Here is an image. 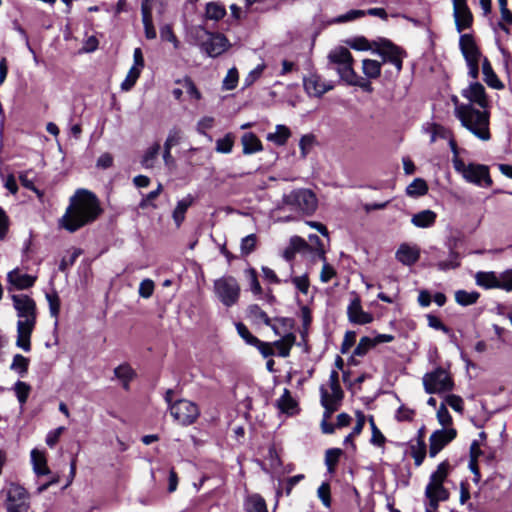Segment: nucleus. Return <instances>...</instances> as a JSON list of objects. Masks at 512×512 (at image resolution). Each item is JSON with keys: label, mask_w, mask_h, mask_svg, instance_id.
I'll use <instances>...</instances> for the list:
<instances>
[{"label": "nucleus", "mask_w": 512, "mask_h": 512, "mask_svg": "<svg viewBox=\"0 0 512 512\" xmlns=\"http://www.w3.org/2000/svg\"><path fill=\"white\" fill-rule=\"evenodd\" d=\"M101 209L96 196L85 189H79L70 199L65 214L60 220V225L69 232H75L84 225L94 221Z\"/></svg>", "instance_id": "obj_1"}, {"label": "nucleus", "mask_w": 512, "mask_h": 512, "mask_svg": "<svg viewBox=\"0 0 512 512\" xmlns=\"http://www.w3.org/2000/svg\"><path fill=\"white\" fill-rule=\"evenodd\" d=\"M455 117L460 121L462 127L477 139L483 142L491 139L489 109L476 108L471 104L457 105Z\"/></svg>", "instance_id": "obj_2"}, {"label": "nucleus", "mask_w": 512, "mask_h": 512, "mask_svg": "<svg viewBox=\"0 0 512 512\" xmlns=\"http://www.w3.org/2000/svg\"><path fill=\"white\" fill-rule=\"evenodd\" d=\"M453 167L455 171L469 183L480 187H490L492 179L489 174V168L486 165L469 163L466 164L461 158H453Z\"/></svg>", "instance_id": "obj_3"}, {"label": "nucleus", "mask_w": 512, "mask_h": 512, "mask_svg": "<svg viewBox=\"0 0 512 512\" xmlns=\"http://www.w3.org/2000/svg\"><path fill=\"white\" fill-rule=\"evenodd\" d=\"M283 203L292 210L301 212L305 215H312L318 206L316 195L305 188L295 189L283 196Z\"/></svg>", "instance_id": "obj_4"}, {"label": "nucleus", "mask_w": 512, "mask_h": 512, "mask_svg": "<svg viewBox=\"0 0 512 512\" xmlns=\"http://www.w3.org/2000/svg\"><path fill=\"white\" fill-rule=\"evenodd\" d=\"M422 382L424 390L428 394L446 393L454 387L449 372L442 367H437L433 371L424 374Z\"/></svg>", "instance_id": "obj_5"}, {"label": "nucleus", "mask_w": 512, "mask_h": 512, "mask_svg": "<svg viewBox=\"0 0 512 512\" xmlns=\"http://www.w3.org/2000/svg\"><path fill=\"white\" fill-rule=\"evenodd\" d=\"M459 47L468 67V75L476 79L479 74V63L482 53L471 34H462L459 39Z\"/></svg>", "instance_id": "obj_6"}, {"label": "nucleus", "mask_w": 512, "mask_h": 512, "mask_svg": "<svg viewBox=\"0 0 512 512\" xmlns=\"http://www.w3.org/2000/svg\"><path fill=\"white\" fill-rule=\"evenodd\" d=\"M214 291L224 306L231 307L239 299L240 286L234 277L224 276L214 282Z\"/></svg>", "instance_id": "obj_7"}, {"label": "nucleus", "mask_w": 512, "mask_h": 512, "mask_svg": "<svg viewBox=\"0 0 512 512\" xmlns=\"http://www.w3.org/2000/svg\"><path fill=\"white\" fill-rule=\"evenodd\" d=\"M5 507L7 512H28L30 508L29 494L19 484L10 483L6 489Z\"/></svg>", "instance_id": "obj_8"}, {"label": "nucleus", "mask_w": 512, "mask_h": 512, "mask_svg": "<svg viewBox=\"0 0 512 512\" xmlns=\"http://www.w3.org/2000/svg\"><path fill=\"white\" fill-rule=\"evenodd\" d=\"M13 307L19 317L18 322L25 325L36 324V303L35 301L25 294L12 295Z\"/></svg>", "instance_id": "obj_9"}, {"label": "nucleus", "mask_w": 512, "mask_h": 512, "mask_svg": "<svg viewBox=\"0 0 512 512\" xmlns=\"http://www.w3.org/2000/svg\"><path fill=\"white\" fill-rule=\"evenodd\" d=\"M198 406L186 399H181L170 405V414L175 421L187 426L196 421L199 416Z\"/></svg>", "instance_id": "obj_10"}, {"label": "nucleus", "mask_w": 512, "mask_h": 512, "mask_svg": "<svg viewBox=\"0 0 512 512\" xmlns=\"http://www.w3.org/2000/svg\"><path fill=\"white\" fill-rule=\"evenodd\" d=\"M328 386L331 392L328 391L325 385L320 387V401L321 405L325 408V417H329L338 409V406L344 396L340 382L328 381Z\"/></svg>", "instance_id": "obj_11"}, {"label": "nucleus", "mask_w": 512, "mask_h": 512, "mask_svg": "<svg viewBox=\"0 0 512 512\" xmlns=\"http://www.w3.org/2000/svg\"><path fill=\"white\" fill-rule=\"evenodd\" d=\"M375 45L376 49L374 51L382 57L383 62H389L394 65L396 72L399 73L402 70L404 52L386 39H381Z\"/></svg>", "instance_id": "obj_12"}, {"label": "nucleus", "mask_w": 512, "mask_h": 512, "mask_svg": "<svg viewBox=\"0 0 512 512\" xmlns=\"http://www.w3.org/2000/svg\"><path fill=\"white\" fill-rule=\"evenodd\" d=\"M197 33L208 36L207 40L202 43V49L210 57H217L224 53L229 46L227 38L222 34H210L201 26L195 28Z\"/></svg>", "instance_id": "obj_13"}, {"label": "nucleus", "mask_w": 512, "mask_h": 512, "mask_svg": "<svg viewBox=\"0 0 512 512\" xmlns=\"http://www.w3.org/2000/svg\"><path fill=\"white\" fill-rule=\"evenodd\" d=\"M456 436L457 431L454 428H442L434 431L429 438V456L434 458Z\"/></svg>", "instance_id": "obj_14"}, {"label": "nucleus", "mask_w": 512, "mask_h": 512, "mask_svg": "<svg viewBox=\"0 0 512 512\" xmlns=\"http://www.w3.org/2000/svg\"><path fill=\"white\" fill-rule=\"evenodd\" d=\"M462 96L469 102L467 104L478 105L479 108L489 109V100L487 98L484 86L479 82L471 83L462 90Z\"/></svg>", "instance_id": "obj_15"}, {"label": "nucleus", "mask_w": 512, "mask_h": 512, "mask_svg": "<svg viewBox=\"0 0 512 512\" xmlns=\"http://www.w3.org/2000/svg\"><path fill=\"white\" fill-rule=\"evenodd\" d=\"M305 91L310 96L321 97L324 93L333 89V84L321 79L317 74H310L303 80Z\"/></svg>", "instance_id": "obj_16"}, {"label": "nucleus", "mask_w": 512, "mask_h": 512, "mask_svg": "<svg viewBox=\"0 0 512 512\" xmlns=\"http://www.w3.org/2000/svg\"><path fill=\"white\" fill-rule=\"evenodd\" d=\"M449 491L442 484L428 482L425 488V497L432 508H438L440 502L449 499Z\"/></svg>", "instance_id": "obj_17"}, {"label": "nucleus", "mask_w": 512, "mask_h": 512, "mask_svg": "<svg viewBox=\"0 0 512 512\" xmlns=\"http://www.w3.org/2000/svg\"><path fill=\"white\" fill-rule=\"evenodd\" d=\"M396 259L406 266L415 264L420 258V249L417 245L403 243L395 253Z\"/></svg>", "instance_id": "obj_18"}, {"label": "nucleus", "mask_w": 512, "mask_h": 512, "mask_svg": "<svg viewBox=\"0 0 512 512\" xmlns=\"http://www.w3.org/2000/svg\"><path fill=\"white\" fill-rule=\"evenodd\" d=\"M347 314L350 322L354 324L364 325L373 320L372 315L362 309L360 300L357 298L350 302L347 308Z\"/></svg>", "instance_id": "obj_19"}, {"label": "nucleus", "mask_w": 512, "mask_h": 512, "mask_svg": "<svg viewBox=\"0 0 512 512\" xmlns=\"http://www.w3.org/2000/svg\"><path fill=\"white\" fill-rule=\"evenodd\" d=\"M295 322L292 318L289 317H276L271 319V324L267 325L270 327L274 334L277 336L288 337L295 336L293 333Z\"/></svg>", "instance_id": "obj_20"}, {"label": "nucleus", "mask_w": 512, "mask_h": 512, "mask_svg": "<svg viewBox=\"0 0 512 512\" xmlns=\"http://www.w3.org/2000/svg\"><path fill=\"white\" fill-rule=\"evenodd\" d=\"M7 280L16 289L23 290L32 287L36 277L22 273L19 269H14L7 274Z\"/></svg>", "instance_id": "obj_21"}, {"label": "nucleus", "mask_w": 512, "mask_h": 512, "mask_svg": "<svg viewBox=\"0 0 512 512\" xmlns=\"http://www.w3.org/2000/svg\"><path fill=\"white\" fill-rule=\"evenodd\" d=\"M34 327L35 325H25L22 322H17L16 345L25 352H29L31 350L30 339Z\"/></svg>", "instance_id": "obj_22"}, {"label": "nucleus", "mask_w": 512, "mask_h": 512, "mask_svg": "<svg viewBox=\"0 0 512 512\" xmlns=\"http://www.w3.org/2000/svg\"><path fill=\"white\" fill-rule=\"evenodd\" d=\"M353 61H347L345 64H339L334 67L339 77L350 85H359L361 87H370L369 84L363 85L358 82L357 74L352 67Z\"/></svg>", "instance_id": "obj_23"}, {"label": "nucleus", "mask_w": 512, "mask_h": 512, "mask_svg": "<svg viewBox=\"0 0 512 512\" xmlns=\"http://www.w3.org/2000/svg\"><path fill=\"white\" fill-rule=\"evenodd\" d=\"M194 203V197L191 194L186 195L184 198L179 200L176 204L175 209L172 213V218L177 227H180L185 219V214L188 208Z\"/></svg>", "instance_id": "obj_24"}, {"label": "nucleus", "mask_w": 512, "mask_h": 512, "mask_svg": "<svg viewBox=\"0 0 512 512\" xmlns=\"http://www.w3.org/2000/svg\"><path fill=\"white\" fill-rule=\"evenodd\" d=\"M241 143L245 155L254 154L263 150L260 139L252 132L244 133L241 137Z\"/></svg>", "instance_id": "obj_25"}, {"label": "nucleus", "mask_w": 512, "mask_h": 512, "mask_svg": "<svg viewBox=\"0 0 512 512\" xmlns=\"http://www.w3.org/2000/svg\"><path fill=\"white\" fill-rule=\"evenodd\" d=\"M141 14L145 37L149 40L155 39L157 34L153 25L152 10L146 2H143L141 5Z\"/></svg>", "instance_id": "obj_26"}, {"label": "nucleus", "mask_w": 512, "mask_h": 512, "mask_svg": "<svg viewBox=\"0 0 512 512\" xmlns=\"http://www.w3.org/2000/svg\"><path fill=\"white\" fill-rule=\"evenodd\" d=\"M453 15L458 32H461L464 29H468L472 25L473 16L468 7L454 9Z\"/></svg>", "instance_id": "obj_27"}, {"label": "nucleus", "mask_w": 512, "mask_h": 512, "mask_svg": "<svg viewBox=\"0 0 512 512\" xmlns=\"http://www.w3.org/2000/svg\"><path fill=\"white\" fill-rule=\"evenodd\" d=\"M477 285L486 289H500V274L495 272H478L475 276Z\"/></svg>", "instance_id": "obj_28"}, {"label": "nucleus", "mask_w": 512, "mask_h": 512, "mask_svg": "<svg viewBox=\"0 0 512 512\" xmlns=\"http://www.w3.org/2000/svg\"><path fill=\"white\" fill-rule=\"evenodd\" d=\"M31 461L33 464V470L37 475H47L50 473V470L47 465L46 456L43 451L33 449L31 451Z\"/></svg>", "instance_id": "obj_29"}, {"label": "nucleus", "mask_w": 512, "mask_h": 512, "mask_svg": "<svg viewBox=\"0 0 512 512\" xmlns=\"http://www.w3.org/2000/svg\"><path fill=\"white\" fill-rule=\"evenodd\" d=\"M436 213L432 210H423L413 215L411 222L419 228L431 227L436 221Z\"/></svg>", "instance_id": "obj_30"}, {"label": "nucleus", "mask_w": 512, "mask_h": 512, "mask_svg": "<svg viewBox=\"0 0 512 512\" xmlns=\"http://www.w3.org/2000/svg\"><path fill=\"white\" fill-rule=\"evenodd\" d=\"M290 136V129L285 125L278 124L275 127V132L269 133L266 138L277 146H283L286 144Z\"/></svg>", "instance_id": "obj_31"}, {"label": "nucleus", "mask_w": 512, "mask_h": 512, "mask_svg": "<svg viewBox=\"0 0 512 512\" xmlns=\"http://www.w3.org/2000/svg\"><path fill=\"white\" fill-rule=\"evenodd\" d=\"M482 73L484 75V81L488 86L494 89L503 88L502 82L499 80L497 75L494 73L492 66L487 58H483L482 61Z\"/></svg>", "instance_id": "obj_32"}, {"label": "nucleus", "mask_w": 512, "mask_h": 512, "mask_svg": "<svg viewBox=\"0 0 512 512\" xmlns=\"http://www.w3.org/2000/svg\"><path fill=\"white\" fill-rule=\"evenodd\" d=\"M329 62L335 66L345 64L347 61H353L352 55L347 48L338 47L333 49L328 55Z\"/></svg>", "instance_id": "obj_33"}, {"label": "nucleus", "mask_w": 512, "mask_h": 512, "mask_svg": "<svg viewBox=\"0 0 512 512\" xmlns=\"http://www.w3.org/2000/svg\"><path fill=\"white\" fill-rule=\"evenodd\" d=\"M245 510L247 512H268L266 502L259 494H253L247 497L245 501Z\"/></svg>", "instance_id": "obj_34"}, {"label": "nucleus", "mask_w": 512, "mask_h": 512, "mask_svg": "<svg viewBox=\"0 0 512 512\" xmlns=\"http://www.w3.org/2000/svg\"><path fill=\"white\" fill-rule=\"evenodd\" d=\"M160 149V144L156 142L145 151L141 160V164L144 168L150 169L154 167V164L159 156Z\"/></svg>", "instance_id": "obj_35"}, {"label": "nucleus", "mask_w": 512, "mask_h": 512, "mask_svg": "<svg viewBox=\"0 0 512 512\" xmlns=\"http://www.w3.org/2000/svg\"><path fill=\"white\" fill-rule=\"evenodd\" d=\"M296 342V336H288L280 338L273 343V347L277 349V355L280 357H287L290 354V350Z\"/></svg>", "instance_id": "obj_36"}, {"label": "nucleus", "mask_w": 512, "mask_h": 512, "mask_svg": "<svg viewBox=\"0 0 512 512\" xmlns=\"http://www.w3.org/2000/svg\"><path fill=\"white\" fill-rule=\"evenodd\" d=\"M362 71L369 79H376L381 74V62L373 59H364L362 61Z\"/></svg>", "instance_id": "obj_37"}, {"label": "nucleus", "mask_w": 512, "mask_h": 512, "mask_svg": "<svg viewBox=\"0 0 512 512\" xmlns=\"http://www.w3.org/2000/svg\"><path fill=\"white\" fill-rule=\"evenodd\" d=\"M480 294L477 291L457 290L455 292V301L461 306L475 304Z\"/></svg>", "instance_id": "obj_38"}, {"label": "nucleus", "mask_w": 512, "mask_h": 512, "mask_svg": "<svg viewBox=\"0 0 512 512\" xmlns=\"http://www.w3.org/2000/svg\"><path fill=\"white\" fill-rule=\"evenodd\" d=\"M115 376L122 381L123 388L128 389L129 383L135 376L134 370L128 364H121L114 370Z\"/></svg>", "instance_id": "obj_39"}, {"label": "nucleus", "mask_w": 512, "mask_h": 512, "mask_svg": "<svg viewBox=\"0 0 512 512\" xmlns=\"http://www.w3.org/2000/svg\"><path fill=\"white\" fill-rule=\"evenodd\" d=\"M206 18L218 21L226 15L225 7L218 2H209L205 9Z\"/></svg>", "instance_id": "obj_40"}, {"label": "nucleus", "mask_w": 512, "mask_h": 512, "mask_svg": "<svg viewBox=\"0 0 512 512\" xmlns=\"http://www.w3.org/2000/svg\"><path fill=\"white\" fill-rule=\"evenodd\" d=\"M427 191V183L421 178L414 179L406 188L407 195L411 197L423 196L427 193Z\"/></svg>", "instance_id": "obj_41"}, {"label": "nucleus", "mask_w": 512, "mask_h": 512, "mask_svg": "<svg viewBox=\"0 0 512 512\" xmlns=\"http://www.w3.org/2000/svg\"><path fill=\"white\" fill-rule=\"evenodd\" d=\"M278 408L285 413L293 414L296 409V402L290 392L285 389L283 395L277 401Z\"/></svg>", "instance_id": "obj_42"}, {"label": "nucleus", "mask_w": 512, "mask_h": 512, "mask_svg": "<svg viewBox=\"0 0 512 512\" xmlns=\"http://www.w3.org/2000/svg\"><path fill=\"white\" fill-rule=\"evenodd\" d=\"M460 266L459 254L454 250H450L447 260L438 261L436 267L440 271L456 269Z\"/></svg>", "instance_id": "obj_43"}, {"label": "nucleus", "mask_w": 512, "mask_h": 512, "mask_svg": "<svg viewBox=\"0 0 512 512\" xmlns=\"http://www.w3.org/2000/svg\"><path fill=\"white\" fill-rule=\"evenodd\" d=\"M449 469L450 464L447 461L441 462L437 466V469L430 475L429 481L444 485L449 474Z\"/></svg>", "instance_id": "obj_44"}, {"label": "nucleus", "mask_w": 512, "mask_h": 512, "mask_svg": "<svg viewBox=\"0 0 512 512\" xmlns=\"http://www.w3.org/2000/svg\"><path fill=\"white\" fill-rule=\"evenodd\" d=\"M29 359L22 356L21 354H16L13 357V361L10 365V369L17 372L20 376H24L28 371Z\"/></svg>", "instance_id": "obj_45"}, {"label": "nucleus", "mask_w": 512, "mask_h": 512, "mask_svg": "<svg viewBox=\"0 0 512 512\" xmlns=\"http://www.w3.org/2000/svg\"><path fill=\"white\" fill-rule=\"evenodd\" d=\"M282 281L284 283L292 282L301 293H303V294L308 293L310 283H309V278H308L307 274H304L302 276H296V277H292L291 275H289Z\"/></svg>", "instance_id": "obj_46"}, {"label": "nucleus", "mask_w": 512, "mask_h": 512, "mask_svg": "<svg viewBox=\"0 0 512 512\" xmlns=\"http://www.w3.org/2000/svg\"><path fill=\"white\" fill-rule=\"evenodd\" d=\"M235 137L232 133H227L223 138L216 141V151L219 153H230L234 145Z\"/></svg>", "instance_id": "obj_47"}, {"label": "nucleus", "mask_w": 512, "mask_h": 512, "mask_svg": "<svg viewBox=\"0 0 512 512\" xmlns=\"http://www.w3.org/2000/svg\"><path fill=\"white\" fill-rule=\"evenodd\" d=\"M140 74H141V70L131 67L130 70L128 71L125 79L121 83V89L123 91L131 90L134 87V85L136 84L138 78L140 77Z\"/></svg>", "instance_id": "obj_48"}, {"label": "nucleus", "mask_w": 512, "mask_h": 512, "mask_svg": "<svg viewBox=\"0 0 512 512\" xmlns=\"http://www.w3.org/2000/svg\"><path fill=\"white\" fill-rule=\"evenodd\" d=\"M249 317L254 321H261L266 326L271 324V318L258 305H251L248 308Z\"/></svg>", "instance_id": "obj_49"}, {"label": "nucleus", "mask_w": 512, "mask_h": 512, "mask_svg": "<svg viewBox=\"0 0 512 512\" xmlns=\"http://www.w3.org/2000/svg\"><path fill=\"white\" fill-rule=\"evenodd\" d=\"M342 454L341 449L339 448H331L328 449L325 453V464L329 472H333L336 464L339 461V458Z\"/></svg>", "instance_id": "obj_50"}, {"label": "nucleus", "mask_w": 512, "mask_h": 512, "mask_svg": "<svg viewBox=\"0 0 512 512\" xmlns=\"http://www.w3.org/2000/svg\"><path fill=\"white\" fill-rule=\"evenodd\" d=\"M30 386L22 381H17L14 385V391L16 393L17 399L21 405L25 404L29 393H30Z\"/></svg>", "instance_id": "obj_51"}, {"label": "nucleus", "mask_w": 512, "mask_h": 512, "mask_svg": "<svg viewBox=\"0 0 512 512\" xmlns=\"http://www.w3.org/2000/svg\"><path fill=\"white\" fill-rule=\"evenodd\" d=\"M426 456V444L422 439L418 440V445L412 447V457L415 460V465L420 466Z\"/></svg>", "instance_id": "obj_52"}, {"label": "nucleus", "mask_w": 512, "mask_h": 512, "mask_svg": "<svg viewBox=\"0 0 512 512\" xmlns=\"http://www.w3.org/2000/svg\"><path fill=\"white\" fill-rule=\"evenodd\" d=\"M236 329L240 337L249 345H255V343H259V339L252 335V333L248 330V328L243 323H237Z\"/></svg>", "instance_id": "obj_53"}, {"label": "nucleus", "mask_w": 512, "mask_h": 512, "mask_svg": "<svg viewBox=\"0 0 512 512\" xmlns=\"http://www.w3.org/2000/svg\"><path fill=\"white\" fill-rule=\"evenodd\" d=\"M160 36H161L162 40L171 42L173 44L174 48L177 49L179 47V41H178L177 37L175 36L171 25H169V24L163 25L160 28Z\"/></svg>", "instance_id": "obj_54"}, {"label": "nucleus", "mask_w": 512, "mask_h": 512, "mask_svg": "<svg viewBox=\"0 0 512 512\" xmlns=\"http://www.w3.org/2000/svg\"><path fill=\"white\" fill-rule=\"evenodd\" d=\"M257 237L255 234H250L244 237L241 241L242 255H249L256 247Z\"/></svg>", "instance_id": "obj_55"}, {"label": "nucleus", "mask_w": 512, "mask_h": 512, "mask_svg": "<svg viewBox=\"0 0 512 512\" xmlns=\"http://www.w3.org/2000/svg\"><path fill=\"white\" fill-rule=\"evenodd\" d=\"M366 15V12L364 10H350L346 12L345 14L339 15L334 19V23H345L354 21L360 17H363Z\"/></svg>", "instance_id": "obj_56"}, {"label": "nucleus", "mask_w": 512, "mask_h": 512, "mask_svg": "<svg viewBox=\"0 0 512 512\" xmlns=\"http://www.w3.org/2000/svg\"><path fill=\"white\" fill-rule=\"evenodd\" d=\"M181 83L183 88L186 90V93L195 100L201 99V93L197 89L196 85L190 78H184L182 81H177Z\"/></svg>", "instance_id": "obj_57"}, {"label": "nucleus", "mask_w": 512, "mask_h": 512, "mask_svg": "<svg viewBox=\"0 0 512 512\" xmlns=\"http://www.w3.org/2000/svg\"><path fill=\"white\" fill-rule=\"evenodd\" d=\"M238 83V71L236 68L228 70L227 75L223 79V89L232 90L237 86Z\"/></svg>", "instance_id": "obj_58"}, {"label": "nucleus", "mask_w": 512, "mask_h": 512, "mask_svg": "<svg viewBox=\"0 0 512 512\" xmlns=\"http://www.w3.org/2000/svg\"><path fill=\"white\" fill-rule=\"evenodd\" d=\"M372 347H374L372 338L362 337L354 349L353 354L356 356H364Z\"/></svg>", "instance_id": "obj_59"}, {"label": "nucleus", "mask_w": 512, "mask_h": 512, "mask_svg": "<svg viewBox=\"0 0 512 512\" xmlns=\"http://www.w3.org/2000/svg\"><path fill=\"white\" fill-rule=\"evenodd\" d=\"M437 419L443 428H451L452 417L445 404H441L437 410Z\"/></svg>", "instance_id": "obj_60"}, {"label": "nucleus", "mask_w": 512, "mask_h": 512, "mask_svg": "<svg viewBox=\"0 0 512 512\" xmlns=\"http://www.w3.org/2000/svg\"><path fill=\"white\" fill-rule=\"evenodd\" d=\"M371 430H372V437H371V443L376 446H383L386 438L382 434V432L377 428L373 417H370L369 419Z\"/></svg>", "instance_id": "obj_61"}, {"label": "nucleus", "mask_w": 512, "mask_h": 512, "mask_svg": "<svg viewBox=\"0 0 512 512\" xmlns=\"http://www.w3.org/2000/svg\"><path fill=\"white\" fill-rule=\"evenodd\" d=\"M315 142V137L311 134H306L301 137L299 141V147L301 150V155L303 158H305L310 150L312 149Z\"/></svg>", "instance_id": "obj_62"}, {"label": "nucleus", "mask_w": 512, "mask_h": 512, "mask_svg": "<svg viewBox=\"0 0 512 512\" xmlns=\"http://www.w3.org/2000/svg\"><path fill=\"white\" fill-rule=\"evenodd\" d=\"M414 416L415 410L408 408L405 405H401L395 413V419L398 422L412 421Z\"/></svg>", "instance_id": "obj_63"}, {"label": "nucleus", "mask_w": 512, "mask_h": 512, "mask_svg": "<svg viewBox=\"0 0 512 512\" xmlns=\"http://www.w3.org/2000/svg\"><path fill=\"white\" fill-rule=\"evenodd\" d=\"M182 139V132L178 128H172L168 136L166 138V141L164 143V148H172L180 143Z\"/></svg>", "instance_id": "obj_64"}]
</instances>
